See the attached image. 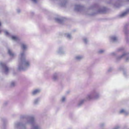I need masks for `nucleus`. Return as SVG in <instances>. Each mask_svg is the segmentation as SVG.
Segmentation results:
<instances>
[{
  "label": "nucleus",
  "instance_id": "38",
  "mask_svg": "<svg viewBox=\"0 0 129 129\" xmlns=\"http://www.w3.org/2000/svg\"><path fill=\"white\" fill-rule=\"evenodd\" d=\"M34 3H36L37 1L36 0H32Z\"/></svg>",
  "mask_w": 129,
  "mask_h": 129
},
{
  "label": "nucleus",
  "instance_id": "30",
  "mask_svg": "<svg viewBox=\"0 0 129 129\" xmlns=\"http://www.w3.org/2000/svg\"><path fill=\"white\" fill-rule=\"evenodd\" d=\"M125 40L127 43H128L129 42V38L127 36H126L125 37Z\"/></svg>",
  "mask_w": 129,
  "mask_h": 129
},
{
  "label": "nucleus",
  "instance_id": "19",
  "mask_svg": "<svg viewBox=\"0 0 129 129\" xmlns=\"http://www.w3.org/2000/svg\"><path fill=\"white\" fill-rule=\"evenodd\" d=\"M124 69L123 67H121L118 68V70L119 71H123V73L124 75L125 76H126V74H127L126 72L124 71Z\"/></svg>",
  "mask_w": 129,
  "mask_h": 129
},
{
  "label": "nucleus",
  "instance_id": "42",
  "mask_svg": "<svg viewBox=\"0 0 129 129\" xmlns=\"http://www.w3.org/2000/svg\"><path fill=\"white\" fill-rule=\"evenodd\" d=\"M64 5H63V4H62V5H62V6H64Z\"/></svg>",
  "mask_w": 129,
  "mask_h": 129
},
{
  "label": "nucleus",
  "instance_id": "10",
  "mask_svg": "<svg viewBox=\"0 0 129 129\" xmlns=\"http://www.w3.org/2000/svg\"><path fill=\"white\" fill-rule=\"evenodd\" d=\"M57 53L59 54H62L65 53V51L64 48L62 47H60L57 51Z\"/></svg>",
  "mask_w": 129,
  "mask_h": 129
},
{
  "label": "nucleus",
  "instance_id": "37",
  "mask_svg": "<svg viewBox=\"0 0 129 129\" xmlns=\"http://www.w3.org/2000/svg\"><path fill=\"white\" fill-rule=\"evenodd\" d=\"M127 32H128V31L127 30H125V33L126 35H127Z\"/></svg>",
  "mask_w": 129,
  "mask_h": 129
},
{
  "label": "nucleus",
  "instance_id": "40",
  "mask_svg": "<svg viewBox=\"0 0 129 129\" xmlns=\"http://www.w3.org/2000/svg\"><path fill=\"white\" fill-rule=\"evenodd\" d=\"M115 54V53L114 52H112V53H111V55H114Z\"/></svg>",
  "mask_w": 129,
  "mask_h": 129
},
{
  "label": "nucleus",
  "instance_id": "3",
  "mask_svg": "<svg viewBox=\"0 0 129 129\" xmlns=\"http://www.w3.org/2000/svg\"><path fill=\"white\" fill-rule=\"evenodd\" d=\"M123 58H125L126 62L129 61V53L124 52L121 55L118 57L117 59L118 60Z\"/></svg>",
  "mask_w": 129,
  "mask_h": 129
},
{
  "label": "nucleus",
  "instance_id": "6",
  "mask_svg": "<svg viewBox=\"0 0 129 129\" xmlns=\"http://www.w3.org/2000/svg\"><path fill=\"white\" fill-rule=\"evenodd\" d=\"M84 99L86 100H86L90 101L94 99L93 92H92L91 93L87 94Z\"/></svg>",
  "mask_w": 129,
  "mask_h": 129
},
{
  "label": "nucleus",
  "instance_id": "35",
  "mask_svg": "<svg viewBox=\"0 0 129 129\" xmlns=\"http://www.w3.org/2000/svg\"><path fill=\"white\" fill-rule=\"evenodd\" d=\"M120 128V127L119 126H117L115 127L113 129H119Z\"/></svg>",
  "mask_w": 129,
  "mask_h": 129
},
{
  "label": "nucleus",
  "instance_id": "33",
  "mask_svg": "<svg viewBox=\"0 0 129 129\" xmlns=\"http://www.w3.org/2000/svg\"><path fill=\"white\" fill-rule=\"evenodd\" d=\"M17 12L18 13H20L21 11L19 9H17L16 10Z\"/></svg>",
  "mask_w": 129,
  "mask_h": 129
},
{
  "label": "nucleus",
  "instance_id": "32",
  "mask_svg": "<svg viewBox=\"0 0 129 129\" xmlns=\"http://www.w3.org/2000/svg\"><path fill=\"white\" fill-rule=\"evenodd\" d=\"M112 68H109L108 71H107V72H111L112 70Z\"/></svg>",
  "mask_w": 129,
  "mask_h": 129
},
{
  "label": "nucleus",
  "instance_id": "36",
  "mask_svg": "<svg viewBox=\"0 0 129 129\" xmlns=\"http://www.w3.org/2000/svg\"><path fill=\"white\" fill-rule=\"evenodd\" d=\"M123 50V48H121L118 49V51H120Z\"/></svg>",
  "mask_w": 129,
  "mask_h": 129
},
{
  "label": "nucleus",
  "instance_id": "41",
  "mask_svg": "<svg viewBox=\"0 0 129 129\" xmlns=\"http://www.w3.org/2000/svg\"><path fill=\"white\" fill-rule=\"evenodd\" d=\"M128 129V128H127V127H124V129Z\"/></svg>",
  "mask_w": 129,
  "mask_h": 129
},
{
  "label": "nucleus",
  "instance_id": "18",
  "mask_svg": "<svg viewBox=\"0 0 129 129\" xmlns=\"http://www.w3.org/2000/svg\"><path fill=\"white\" fill-rule=\"evenodd\" d=\"M82 7V6L79 5H76L75 6V9L77 11H79Z\"/></svg>",
  "mask_w": 129,
  "mask_h": 129
},
{
  "label": "nucleus",
  "instance_id": "14",
  "mask_svg": "<svg viewBox=\"0 0 129 129\" xmlns=\"http://www.w3.org/2000/svg\"><path fill=\"white\" fill-rule=\"evenodd\" d=\"M20 126L21 128L22 129H25V127L23 126V125L21 123H17L15 124V128H17L19 126Z\"/></svg>",
  "mask_w": 129,
  "mask_h": 129
},
{
  "label": "nucleus",
  "instance_id": "5",
  "mask_svg": "<svg viewBox=\"0 0 129 129\" xmlns=\"http://www.w3.org/2000/svg\"><path fill=\"white\" fill-rule=\"evenodd\" d=\"M92 92L94 99L96 100L100 98L101 95L99 91H93Z\"/></svg>",
  "mask_w": 129,
  "mask_h": 129
},
{
  "label": "nucleus",
  "instance_id": "25",
  "mask_svg": "<svg viewBox=\"0 0 129 129\" xmlns=\"http://www.w3.org/2000/svg\"><path fill=\"white\" fill-rule=\"evenodd\" d=\"M66 100V97L64 96H62L61 98L60 101L62 103L64 102Z\"/></svg>",
  "mask_w": 129,
  "mask_h": 129
},
{
  "label": "nucleus",
  "instance_id": "24",
  "mask_svg": "<svg viewBox=\"0 0 129 129\" xmlns=\"http://www.w3.org/2000/svg\"><path fill=\"white\" fill-rule=\"evenodd\" d=\"M66 37L68 39H71L72 38L71 35L69 33H67L65 34Z\"/></svg>",
  "mask_w": 129,
  "mask_h": 129
},
{
  "label": "nucleus",
  "instance_id": "31",
  "mask_svg": "<svg viewBox=\"0 0 129 129\" xmlns=\"http://www.w3.org/2000/svg\"><path fill=\"white\" fill-rule=\"evenodd\" d=\"M4 33L6 35L8 36L9 35V33L8 32L7 30H5L4 31Z\"/></svg>",
  "mask_w": 129,
  "mask_h": 129
},
{
  "label": "nucleus",
  "instance_id": "16",
  "mask_svg": "<svg viewBox=\"0 0 129 129\" xmlns=\"http://www.w3.org/2000/svg\"><path fill=\"white\" fill-rule=\"evenodd\" d=\"M129 12V9L127 10L125 12L121 14H120L119 16L120 17H123L125 16Z\"/></svg>",
  "mask_w": 129,
  "mask_h": 129
},
{
  "label": "nucleus",
  "instance_id": "23",
  "mask_svg": "<svg viewBox=\"0 0 129 129\" xmlns=\"http://www.w3.org/2000/svg\"><path fill=\"white\" fill-rule=\"evenodd\" d=\"M105 9L104 8H102L99 10L98 12L99 13H103L105 12Z\"/></svg>",
  "mask_w": 129,
  "mask_h": 129
},
{
  "label": "nucleus",
  "instance_id": "43",
  "mask_svg": "<svg viewBox=\"0 0 129 129\" xmlns=\"http://www.w3.org/2000/svg\"><path fill=\"white\" fill-rule=\"evenodd\" d=\"M1 25V22H0V26Z\"/></svg>",
  "mask_w": 129,
  "mask_h": 129
},
{
  "label": "nucleus",
  "instance_id": "4",
  "mask_svg": "<svg viewBox=\"0 0 129 129\" xmlns=\"http://www.w3.org/2000/svg\"><path fill=\"white\" fill-rule=\"evenodd\" d=\"M110 41L112 42H115L118 39V37L116 35H114L110 36L109 37Z\"/></svg>",
  "mask_w": 129,
  "mask_h": 129
},
{
  "label": "nucleus",
  "instance_id": "11",
  "mask_svg": "<svg viewBox=\"0 0 129 129\" xmlns=\"http://www.w3.org/2000/svg\"><path fill=\"white\" fill-rule=\"evenodd\" d=\"M40 100V98H37L35 99L33 101V104L34 105H36L39 104Z\"/></svg>",
  "mask_w": 129,
  "mask_h": 129
},
{
  "label": "nucleus",
  "instance_id": "44",
  "mask_svg": "<svg viewBox=\"0 0 129 129\" xmlns=\"http://www.w3.org/2000/svg\"><path fill=\"white\" fill-rule=\"evenodd\" d=\"M1 32V30H0V32Z\"/></svg>",
  "mask_w": 129,
  "mask_h": 129
},
{
  "label": "nucleus",
  "instance_id": "22",
  "mask_svg": "<svg viewBox=\"0 0 129 129\" xmlns=\"http://www.w3.org/2000/svg\"><path fill=\"white\" fill-rule=\"evenodd\" d=\"M75 58L77 60H80L83 58V56L81 55H78L76 56Z\"/></svg>",
  "mask_w": 129,
  "mask_h": 129
},
{
  "label": "nucleus",
  "instance_id": "8",
  "mask_svg": "<svg viewBox=\"0 0 129 129\" xmlns=\"http://www.w3.org/2000/svg\"><path fill=\"white\" fill-rule=\"evenodd\" d=\"M41 91V90L39 89H37L33 90L31 92L32 96H35L39 93Z\"/></svg>",
  "mask_w": 129,
  "mask_h": 129
},
{
  "label": "nucleus",
  "instance_id": "26",
  "mask_svg": "<svg viewBox=\"0 0 129 129\" xmlns=\"http://www.w3.org/2000/svg\"><path fill=\"white\" fill-rule=\"evenodd\" d=\"M15 83L14 81L11 82L10 84V86L11 87H13L15 86Z\"/></svg>",
  "mask_w": 129,
  "mask_h": 129
},
{
  "label": "nucleus",
  "instance_id": "2",
  "mask_svg": "<svg viewBox=\"0 0 129 129\" xmlns=\"http://www.w3.org/2000/svg\"><path fill=\"white\" fill-rule=\"evenodd\" d=\"M0 67L3 69L4 72L6 74H7L9 72V68L5 63L2 62H0Z\"/></svg>",
  "mask_w": 129,
  "mask_h": 129
},
{
  "label": "nucleus",
  "instance_id": "28",
  "mask_svg": "<svg viewBox=\"0 0 129 129\" xmlns=\"http://www.w3.org/2000/svg\"><path fill=\"white\" fill-rule=\"evenodd\" d=\"M83 42L85 44H86L88 42V40L85 37H84L83 38Z\"/></svg>",
  "mask_w": 129,
  "mask_h": 129
},
{
  "label": "nucleus",
  "instance_id": "21",
  "mask_svg": "<svg viewBox=\"0 0 129 129\" xmlns=\"http://www.w3.org/2000/svg\"><path fill=\"white\" fill-rule=\"evenodd\" d=\"M41 127L35 124L33 125L31 129H41Z\"/></svg>",
  "mask_w": 129,
  "mask_h": 129
},
{
  "label": "nucleus",
  "instance_id": "13",
  "mask_svg": "<svg viewBox=\"0 0 129 129\" xmlns=\"http://www.w3.org/2000/svg\"><path fill=\"white\" fill-rule=\"evenodd\" d=\"M11 37L12 40L18 42L20 40V38L16 36L13 35L11 36Z\"/></svg>",
  "mask_w": 129,
  "mask_h": 129
},
{
  "label": "nucleus",
  "instance_id": "34",
  "mask_svg": "<svg viewBox=\"0 0 129 129\" xmlns=\"http://www.w3.org/2000/svg\"><path fill=\"white\" fill-rule=\"evenodd\" d=\"M8 104V102H5L3 104V105L4 106H6Z\"/></svg>",
  "mask_w": 129,
  "mask_h": 129
},
{
  "label": "nucleus",
  "instance_id": "27",
  "mask_svg": "<svg viewBox=\"0 0 129 129\" xmlns=\"http://www.w3.org/2000/svg\"><path fill=\"white\" fill-rule=\"evenodd\" d=\"M119 112L120 113H125L127 112V111L125 109H122L120 110Z\"/></svg>",
  "mask_w": 129,
  "mask_h": 129
},
{
  "label": "nucleus",
  "instance_id": "39",
  "mask_svg": "<svg viewBox=\"0 0 129 129\" xmlns=\"http://www.w3.org/2000/svg\"><path fill=\"white\" fill-rule=\"evenodd\" d=\"M124 115L125 116H127L128 115V113H124Z\"/></svg>",
  "mask_w": 129,
  "mask_h": 129
},
{
  "label": "nucleus",
  "instance_id": "15",
  "mask_svg": "<svg viewBox=\"0 0 129 129\" xmlns=\"http://www.w3.org/2000/svg\"><path fill=\"white\" fill-rule=\"evenodd\" d=\"M86 101V100L85 99L81 100L78 103V107H80L81 106L84 104L85 102Z\"/></svg>",
  "mask_w": 129,
  "mask_h": 129
},
{
  "label": "nucleus",
  "instance_id": "7",
  "mask_svg": "<svg viewBox=\"0 0 129 129\" xmlns=\"http://www.w3.org/2000/svg\"><path fill=\"white\" fill-rule=\"evenodd\" d=\"M59 73H55L52 75V80L54 81H57L58 78Z\"/></svg>",
  "mask_w": 129,
  "mask_h": 129
},
{
  "label": "nucleus",
  "instance_id": "17",
  "mask_svg": "<svg viewBox=\"0 0 129 129\" xmlns=\"http://www.w3.org/2000/svg\"><path fill=\"white\" fill-rule=\"evenodd\" d=\"M8 52L9 55L12 57H14L16 55L15 54L13 53L12 51L10 49H8Z\"/></svg>",
  "mask_w": 129,
  "mask_h": 129
},
{
  "label": "nucleus",
  "instance_id": "12",
  "mask_svg": "<svg viewBox=\"0 0 129 129\" xmlns=\"http://www.w3.org/2000/svg\"><path fill=\"white\" fill-rule=\"evenodd\" d=\"M21 48L23 50H26L28 47L27 45L25 43H21Z\"/></svg>",
  "mask_w": 129,
  "mask_h": 129
},
{
  "label": "nucleus",
  "instance_id": "29",
  "mask_svg": "<svg viewBox=\"0 0 129 129\" xmlns=\"http://www.w3.org/2000/svg\"><path fill=\"white\" fill-rule=\"evenodd\" d=\"M105 50L103 49H100L99 50L98 52L100 53H102L104 52Z\"/></svg>",
  "mask_w": 129,
  "mask_h": 129
},
{
  "label": "nucleus",
  "instance_id": "9",
  "mask_svg": "<svg viewBox=\"0 0 129 129\" xmlns=\"http://www.w3.org/2000/svg\"><path fill=\"white\" fill-rule=\"evenodd\" d=\"M28 123L33 124L35 121L34 117L33 116H30L27 118Z\"/></svg>",
  "mask_w": 129,
  "mask_h": 129
},
{
  "label": "nucleus",
  "instance_id": "1",
  "mask_svg": "<svg viewBox=\"0 0 129 129\" xmlns=\"http://www.w3.org/2000/svg\"><path fill=\"white\" fill-rule=\"evenodd\" d=\"M18 62V69L19 71H25L30 66V62L25 58V52L24 51L20 52L19 55Z\"/></svg>",
  "mask_w": 129,
  "mask_h": 129
},
{
  "label": "nucleus",
  "instance_id": "20",
  "mask_svg": "<svg viewBox=\"0 0 129 129\" xmlns=\"http://www.w3.org/2000/svg\"><path fill=\"white\" fill-rule=\"evenodd\" d=\"M55 20L56 22L60 23L62 22L63 19L62 18L57 17L55 18Z\"/></svg>",
  "mask_w": 129,
  "mask_h": 129
}]
</instances>
